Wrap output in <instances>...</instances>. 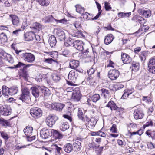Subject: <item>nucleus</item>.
Here are the masks:
<instances>
[{
	"label": "nucleus",
	"mask_w": 155,
	"mask_h": 155,
	"mask_svg": "<svg viewBox=\"0 0 155 155\" xmlns=\"http://www.w3.org/2000/svg\"><path fill=\"white\" fill-rule=\"evenodd\" d=\"M69 54L70 51L68 50H65L62 51L61 53L62 55L66 57H68L69 55Z\"/></svg>",
	"instance_id": "680f3d73"
},
{
	"label": "nucleus",
	"mask_w": 155,
	"mask_h": 155,
	"mask_svg": "<svg viewBox=\"0 0 155 155\" xmlns=\"http://www.w3.org/2000/svg\"><path fill=\"white\" fill-rule=\"evenodd\" d=\"M81 98L80 94L78 93L74 92L73 93L72 99L75 101H78Z\"/></svg>",
	"instance_id": "58836bf2"
},
{
	"label": "nucleus",
	"mask_w": 155,
	"mask_h": 155,
	"mask_svg": "<svg viewBox=\"0 0 155 155\" xmlns=\"http://www.w3.org/2000/svg\"><path fill=\"white\" fill-rule=\"evenodd\" d=\"M89 146L90 147L94 149H97L99 147L98 145L97 144H96L93 141L89 144Z\"/></svg>",
	"instance_id": "5fc2aeb1"
},
{
	"label": "nucleus",
	"mask_w": 155,
	"mask_h": 155,
	"mask_svg": "<svg viewBox=\"0 0 155 155\" xmlns=\"http://www.w3.org/2000/svg\"><path fill=\"white\" fill-rule=\"evenodd\" d=\"M21 75L25 79H26L28 77V74L26 69L23 68L21 72Z\"/></svg>",
	"instance_id": "864d4df0"
},
{
	"label": "nucleus",
	"mask_w": 155,
	"mask_h": 155,
	"mask_svg": "<svg viewBox=\"0 0 155 155\" xmlns=\"http://www.w3.org/2000/svg\"><path fill=\"white\" fill-rule=\"evenodd\" d=\"M84 121L86 122V124L87 128L91 129L95 127L97 121V117H91L90 118L86 115L84 117Z\"/></svg>",
	"instance_id": "7ed1b4c3"
},
{
	"label": "nucleus",
	"mask_w": 155,
	"mask_h": 155,
	"mask_svg": "<svg viewBox=\"0 0 155 155\" xmlns=\"http://www.w3.org/2000/svg\"><path fill=\"white\" fill-rule=\"evenodd\" d=\"M148 70L149 72L152 74H155V65L148 66Z\"/></svg>",
	"instance_id": "4d7b16f0"
},
{
	"label": "nucleus",
	"mask_w": 155,
	"mask_h": 155,
	"mask_svg": "<svg viewBox=\"0 0 155 155\" xmlns=\"http://www.w3.org/2000/svg\"><path fill=\"white\" fill-rule=\"evenodd\" d=\"M147 54L148 52L147 51H145L141 52L139 55L141 60H145Z\"/></svg>",
	"instance_id": "09e8293b"
},
{
	"label": "nucleus",
	"mask_w": 155,
	"mask_h": 155,
	"mask_svg": "<svg viewBox=\"0 0 155 155\" xmlns=\"http://www.w3.org/2000/svg\"><path fill=\"white\" fill-rule=\"evenodd\" d=\"M72 146H73V150L76 152L79 151L81 147V143L78 141H75Z\"/></svg>",
	"instance_id": "6ab92c4d"
},
{
	"label": "nucleus",
	"mask_w": 155,
	"mask_h": 155,
	"mask_svg": "<svg viewBox=\"0 0 155 155\" xmlns=\"http://www.w3.org/2000/svg\"><path fill=\"white\" fill-rule=\"evenodd\" d=\"M1 54L5 58H6L8 61H9V59L12 58L11 56L9 54L6 53L5 52L2 51L1 52Z\"/></svg>",
	"instance_id": "8fccbe9b"
},
{
	"label": "nucleus",
	"mask_w": 155,
	"mask_h": 155,
	"mask_svg": "<svg viewBox=\"0 0 155 155\" xmlns=\"http://www.w3.org/2000/svg\"><path fill=\"white\" fill-rule=\"evenodd\" d=\"M114 38V37L112 34H108L105 37L104 43L106 45H108L111 43Z\"/></svg>",
	"instance_id": "2eb2a0df"
},
{
	"label": "nucleus",
	"mask_w": 155,
	"mask_h": 155,
	"mask_svg": "<svg viewBox=\"0 0 155 155\" xmlns=\"http://www.w3.org/2000/svg\"><path fill=\"white\" fill-rule=\"evenodd\" d=\"M83 16V18L84 19H87V20L91 19L89 17L88 15H90V14L87 12H83L82 14H81Z\"/></svg>",
	"instance_id": "13d9d810"
},
{
	"label": "nucleus",
	"mask_w": 155,
	"mask_h": 155,
	"mask_svg": "<svg viewBox=\"0 0 155 155\" xmlns=\"http://www.w3.org/2000/svg\"><path fill=\"white\" fill-rule=\"evenodd\" d=\"M74 41L73 39H71L70 38H68L67 40H65L64 42V44L65 46L68 47L73 43Z\"/></svg>",
	"instance_id": "a18cd8bd"
},
{
	"label": "nucleus",
	"mask_w": 155,
	"mask_h": 155,
	"mask_svg": "<svg viewBox=\"0 0 155 155\" xmlns=\"http://www.w3.org/2000/svg\"><path fill=\"white\" fill-rule=\"evenodd\" d=\"M148 66H150L152 65H155V59L153 58H151L148 64Z\"/></svg>",
	"instance_id": "052dcab7"
},
{
	"label": "nucleus",
	"mask_w": 155,
	"mask_h": 155,
	"mask_svg": "<svg viewBox=\"0 0 155 155\" xmlns=\"http://www.w3.org/2000/svg\"><path fill=\"white\" fill-rule=\"evenodd\" d=\"M33 130V128L32 127H26L24 129L23 131L27 137L30 136L32 134Z\"/></svg>",
	"instance_id": "b1692460"
},
{
	"label": "nucleus",
	"mask_w": 155,
	"mask_h": 155,
	"mask_svg": "<svg viewBox=\"0 0 155 155\" xmlns=\"http://www.w3.org/2000/svg\"><path fill=\"white\" fill-rule=\"evenodd\" d=\"M21 91L22 94L19 99L26 103L29 104L31 101V100L29 96V89L26 87H25L24 88H22Z\"/></svg>",
	"instance_id": "f03ea898"
},
{
	"label": "nucleus",
	"mask_w": 155,
	"mask_h": 155,
	"mask_svg": "<svg viewBox=\"0 0 155 155\" xmlns=\"http://www.w3.org/2000/svg\"><path fill=\"white\" fill-rule=\"evenodd\" d=\"M119 71L116 70H110L108 72V77L112 80H116L119 76Z\"/></svg>",
	"instance_id": "1a4fd4ad"
},
{
	"label": "nucleus",
	"mask_w": 155,
	"mask_h": 155,
	"mask_svg": "<svg viewBox=\"0 0 155 155\" xmlns=\"http://www.w3.org/2000/svg\"><path fill=\"white\" fill-rule=\"evenodd\" d=\"M131 12L124 13L119 12L118 13V16L119 18H125L126 17H129L131 15Z\"/></svg>",
	"instance_id": "ea45409f"
},
{
	"label": "nucleus",
	"mask_w": 155,
	"mask_h": 155,
	"mask_svg": "<svg viewBox=\"0 0 155 155\" xmlns=\"http://www.w3.org/2000/svg\"><path fill=\"white\" fill-rule=\"evenodd\" d=\"M52 131L48 129H42L40 132V136L43 139L48 138L51 134Z\"/></svg>",
	"instance_id": "9d476101"
},
{
	"label": "nucleus",
	"mask_w": 155,
	"mask_h": 155,
	"mask_svg": "<svg viewBox=\"0 0 155 155\" xmlns=\"http://www.w3.org/2000/svg\"><path fill=\"white\" fill-rule=\"evenodd\" d=\"M68 106L67 107V109L69 112H71L74 110V106L70 102L67 103Z\"/></svg>",
	"instance_id": "6e6d98bb"
},
{
	"label": "nucleus",
	"mask_w": 155,
	"mask_h": 155,
	"mask_svg": "<svg viewBox=\"0 0 155 155\" xmlns=\"http://www.w3.org/2000/svg\"><path fill=\"white\" fill-rule=\"evenodd\" d=\"M83 42L81 41L80 40H76L73 43L74 47L81 51H82L83 50Z\"/></svg>",
	"instance_id": "ddd939ff"
},
{
	"label": "nucleus",
	"mask_w": 155,
	"mask_h": 155,
	"mask_svg": "<svg viewBox=\"0 0 155 155\" xmlns=\"http://www.w3.org/2000/svg\"><path fill=\"white\" fill-rule=\"evenodd\" d=\"M0 134L2 137L5 140L7 141L9 138L10 136L5 132L4 131L0 132Z\"/></svg>",
	"instance_id": "de8ad7c7"
},
{
	"label": "nucleus",
	"mask_w": 155,
	"mask_h": 155,
	"mask_svg": "<svg viewBox=\"0 0 155 155\" xmlns=\"http://www.w3.org/2000/svg\"><path fill=\"white\" fill-rule=\"evenodd\" d=\"M101 90L105 97L107 96V95H108L109 92L108 90L103 88L101 89Z\"/></svg>",
	"instance_id": "e2e57ef3"
},
{
	"label": "nucleus",
	"mask_w": 155,
	"mask_h": 155,
	"mask_svg": "<svg viewBox=\"0 0 155 155\" xmlns=\"http://www.w3.org/2000/svg\"><path fill=\"white\" fill-rule=\"evenodd\" d=\"M13 49L15 53L21 56V58L24 59L25 61L30 63H33L35 61V57L33 54L30 53H25L21 54L22 51L18 50L15 48H14Z\"/></svg>",
	"instance_id": "f257e3e1"
},
{
	"label": "nucleus",
	"mask_w": 155,
	"mask_h": 155,
	"mask_svg": "<svg viewBox=\"0 0 155 155\" xmlns=\"http://www.w3.org/2000/svg\"><path fill=\"white\" fill-rule=\"evenodd\" d=\"M78 116L79 118L82 121H84V117H83V113L81 108H79L78 110Z\"/></svg>",
	"instance_id": "c03bdc74"
},
{
	"label": "nucleus",
	"mask_w": 155,
	"mask_h": 155,
	"mask_svg": "<svg viewBox=\"0 0 155 155\" xmlns=\"http://www.w3.org/2000/svg\"><path fill=\"white\" fill-rule=\"evenodd\" d=\"M78 76V71L75 70H71L69 72L68 78L69 79L74 82L75 81Z\"/></svg>",
	"instance_id": "f8f14e48"
},
{
	"label": "nucleus",
	"mask_w": 155,
	"mask_h": 155,
	"mask_svg": "<svg viewBox=\"0 0 155 155\" xmlns=\"http://www.w3.org/2000/svg\"><path fill=\"white\" fill-rule=\"evenodd\" d=\"M69 65L71 68L75 69L79 65V62L78 61L71 60L70 62Z\"/></svg>",
	"instance_id": "aec40b11"
},
{
	"label": "nucleus",
	"mask_w": 155,
	"mask_h": 155,
	"mask_svg": "<svg viewBox=\"0 0 155 155\" xmlns=\"http://www.w3.org/2000/svg\"><path fill=\"white\" fill-rule=\"evenodd\" d=\"M54 32L60 41H62L65 39V34L62 29H55Z\"/></svg>",
	"instance_id": "0eeeda50"
},
{
	"label": "nucleus",
	"mask_w": 155,
	"mask_h": 155,
	"mask_svg": "<svg viewBox=\"0 0 155 155\" xmlns=\"http://www.w3.org/2000/svg\"><path fill=\"white\" fill-rule=\"evenodd\" d=\"M11 96L16 94L18 92V88L16 87H13L10 88Z\"/></svg>",
	"instance_id": "49530a36"
},
{
	"label": "nucleus",
	"mask_w": 155,
	"mask_h": 155,
	"mask_svg": "<svg viewBox=\"0 0 155 155\" xmlns=\"http://www.w3.org/2000/svg\"><path fill=\"white\" fill-rule=\"evenodd\" d=\"M54 149L55 150L56 152L58 154H60L62 152V148L59 147L56 144L54 145Z\"/></svg>",
	"instance_id": "603ef678"
},
{
	"label": "nucleus",
	"mask_w": 155,
	"mask_h": 155,
	"mask_svg": "<svg viewBox=\"0 0 155 155\" xmlns=\"http://www.w3.org/2000/svg\"><path fill=\"white\" fill-rule=\"evenodd\" d=\"M97 8L98 9L99 12L97 14L94 18H91L92 20H96L100 16L101 13V11H100L101 9V6L97 2H96Z\"/></svg>",
	"instance_id": "4c0bfd02"
},
{
	"label": "nucleus",
	"mask_w": 155,
	"mask_h": 155,
	"mask_svg": "<svg viewBox=\"0 0 155 155\" xmlns=\"http://www.w3.org/2000/svg\"><path fill=\"white\" fill-rule=\"evenodd\" d=\"M30 28L32 29L39 31L42 30V25L39 23L35 22L33 24Z\"/></svg>",
	"instance_id": "5701e85b"
},
{
	"label": "nucleus",
	"mask_w": 155,
	"mask_h": 155,
	"mask_svg": "<svg viewBox=\"0 0 155 155\" xmlns=\"http://www.w3.org/2000/svg\"><path fill=\"white\" fill-rule=\"evenodd\" d=\"M0 41L2 43L7 42L8 41V38L5 33H2L0 34Z\"/></svg>",
	"instance_id": "f704fd0d"
},
{
	"label": "nucleus",
	"mask_w": 155,
	"mask_h": 155,
	"mask_svg": "<svg viewBox=\"0 0 155 155\" xmlns=\"http://www.w3.org/2000/svg\"><path fill=\"white\" fill-rule=\"evenodd\" d=\"M104 7L106 11H109L111 9V7L110 6V3L107 2H104Z\"/></svg>",
	"instance_id": "bf43d9fd"
},
{
	"label": "nucleus",
	"mask_w": 155,
	"mask_h": 155,
	"mask_svg": "<svg viewBox=\"0 0 155 155\" xmlns=\"http://www.w3.org/2000/svg\"><path fill=\"white\" fill-rule=\"evenodd\" d=\"M9 17L12 19V24L15 26H18L19 23L18 18L17 16L13 15H11Z\"/></svg>",
	"instance_id": "dca6fc26"
},
{
	"label": "nucleus",
	"mask_w": 155,
	"mask_h": 155,
	"mask_svg": "<svg viewBox=\"0 0 155 155\" xmlns=\"http://www.w3.org/2000/svg\"><path fill=\"white\" fill-rule=\"evenodd\" d=\"M51 132L53 133V136L56 139H61L63 137V135L55 130H53Z\"/></svg>",
	"instance_id": "bb28decb"
},
{
	"label": "nucleus",
	"mask_w": 155,
	"mask_h": 155,
	"mask_svg": "<svg viewBox=\"0 0 155 155\" xmlns=\"http://www.w3.org/2000/svg\"><path fill=\"white\" fill-rule=\"evenodd\" d=\"M117 143L119 146H121L122 147H123L124 146H125V143L123 142L120 140L118 139L117 140Z\"/></svg>",
	"instance_id": "774afa93"
},
{
	"label": "nucleus",
	"mask_w": 155,
	"mask_h": 155,
	"mask_svg": "<svg viewBox=\"0 0 155 155\" xmlns=\"http://www.w3.org/2000/svg\"><path fill=\"white\" fill-rule=\"evenodd\" d=\"M35 35L32 32H29L26 33L24 35V38L25 41H28L33 39Z\"/></svg>",
	"instance_id": "f3484780"
},
{
	"label": "nucleus",
	"mask_w": 155,
	"mask_h": 155,
	"mask_svg": "<svg viewBox=\"0 0 155 155\" xmlns=\"http://www.w3.org/2000/svg\"><path fill=\"white\" fill-rule=\"evenodd\" d=\"M49 108H51L55 110L61 111L62 110L65 105L60 103H54L52 104H48L46 105Z\"/></svg>",
	"instance_id": "6e6552de"
},
{
	"label": "nucleus",
	"mask_w": 155,
	"mask_h": 155,
	"mask_svg": "<svg viewBox=\"0 0 155 155\" xmlns=\"http://www.w3.org/2000/svg\"><path fill=\"white\" fill-rule=\"evenodd\" d=\"M69 125L67 122H63L61 123L60 126V129L62 131H65L69 128Z\"/></svg>",
	"instance_id": "72a5a7b5"
},
{
	"label": "nucleus",
	"mask_w": 155,
	"mask_h": 155,
	"mask_svg": "<svg viewBox=\"0 0 155 155\" xmlns=\"http://www.w3.org/2000/svg\"><path fill=\"white\" fill-rule=\"evenodd\" d=\"M140 14H142L145 17H149L151 15V12L149 9H141L139 12Z\"/></svg>",
	"instance_id": "412c9836"
},
{
	"label": "nucleus",
	"mask_w": 155,
	"mask_h": 155,
	"mask_svg": "<svg viewBox=\"0 0 155 155\" xmlns=\"http://www.w3.org/2000/svg\"><path fill=\"white\" fill-rule=\"evenodd\" d=\"M40 5L43 6H46L50 3L49 0H36Z\"/></svg>",
	"instance_id": "c9c22d12"
},
{
	"label": "nucleus",
	"mask_w": 155,
	"mask_h": 155,
	"mask_svg": "<svg viewBox=\"0 0 155 155\" xmlns=\"http://www.w3.org/2000/svg\"><path fill=\"white\" fill-rule=\"evenodd\" d=\"M52 78L54 82H57L61 79L62 77L59 74L54 73L52 75Z\"/></svg>",
	"instance_id": "7c9ffc66"
},
{
	"label": "nucleus",
	"mask_w": 155,
	"mask_h": 155,
	"mask_svg": "<svg viewBox=\"0 0 155 155\" xmlns=\"http://www.w3.org/2000/svg\"><path fill=\"white\" fill-rule=\"evenodd\" d=\"M11 124L9 122V120H6L3 118H0V125L2 126L11 127Z\"/></svg>",
	"instance_id": "393cba45"
},
{
	"label": "nucleus",
	"mask_w": 155,
	"mask_h": 155,
	"mask_svg": "<svg viewBox=\"0 0 155 155\" xmlns=\"http://www.w3.org/2000/svg\"><path fill=\"white\" fill-rule=\"evenodd\" d=\"M32 65V64H31L26 65L21 62H19L17 64L15 65V67L18 68H21L26 69L27 67H29Z\"/></svg>",
	"instance_id": "a19ab883"
},
{
	"label": "nucleus",
	"mask_w": 155,
	"mask_h": 155,
	"mask_svg": "<svg viewBox=\"0 0 155 155\" xmlns=\"http://www.w3.org/2000/svg\"><path fill=\"white\" fill-rule=\"evenodd\" d=\"M32 95L35 97H38L39 96L38 89L36 87H33L31 88Z\"/></svg>",
	"instance_id": "473e14b6"
},
{
	"label": "nucleus",
	"mask_w": 155,
	"mask_h": 155,
	"mask_svg": "<svg viewBox=\"0 0 155 155\" xmlns=\"http://www.w3.org/2000/svg\"><path fill=\"white\" fill-rule=\"evenodd\" d=\"M42 94L45 96H48L50 94V90L45 87L42 86L40 87Z\"/></svg>",
	"instance_id": "c85d7f7f"
},
{
	"label": "nucleus",
	"mask_w": 155,
	"mask_h": 155,
	"mask_svg": "<svg viewBox=\"0 0 155 155\" xmlns=\"http://www.w3.org/2000/svg\"><path fill=\"white\" fill-rule=\"evenodd\" d=\"M58 119L57 116L55 114L50 115L48 116L46 119L47 124L49 127H52L55 123L56 121Z\"/></svg>",
	"instance_id": "20e7f679"
},
{
	"label": "nucleus",
	"mask_w": 155,
	"mask_h": 155,
	"mask_svg": "<svg viewBox=\"0 0 155 155\" xmlns=\"http://www.w3.org/2000/svg\"><path fill=\"white\" fill-rule=\"evenodd\" d=\"M11 109L10 107L7 105H4L0 107V114L4 116H7L11 113Z\"/></svg>",
	"instance_id": "423d86ee"
},
{
	"label": "nucleus",
	"mask_w": 155,
	"mask_h": 155,
	"mask_svg": "<svg viewBox=\"0 0 155 155\" xmlns=\"http://www.w3.org/2000/svg\"><path fill=\"white\" fill-rule=\"evenodd\" d=\"M55 20V19L51 15L44 17L42 19V21L44 23L52 22Z\"/></svg>",
	"instance_id": "a878e982"
},
{
	"label": "nucleus",
	"mask_w": 155,
	"mask_h": 155,
	"mask_svg": "<svg viewBox=\"0 0 155 155\" xmlns=\"http://www.w3.org/2000/svg\"><path fill=\"white\" fill-rule=\"evenodd\" d=\"M72 27L74 29H75L78 30H79L81 28V24L80 22L76 21L75 23L71 25Z\"/></svg>",
	"instance_id": "79ce46f5"
},
{
	"label": "nucleus",
	"mask_w": 155,
	"mask_h": 155,
	"mask_svg": "<svg viewBox=\"0 0 155 155\" xmlns=\"http://www.w3.org/2000/svg\"><path fill=\"white\" fill-rule=\"evenodd\" d=\"M27 145H24L21 146L19 145H16L15 146V150H19L22 148H25L26 147Z\"/></svg>",
	"instance_id": "338daca9"
},
{
	"label": "nucleus",
	"mask_w": 155,
	"mask_h": 155,
	"mask_svg": "<svg viewBox=\"0 0 155 155\" xmlns=\"http://www.w3.org/2000/svg\"><path fill=\"white\" fill-rule=\"evenodd\" d=\"M54 61V60L51 58H45L44 61V62L50 64H52Z\"/></svg>",
	"instance_id": "69168bd1"
},
{
	"label": "nucleus",
	"mask_w": 155,
	"mask_h": 155,
	"mask_svg": "<svg viewBox=\"0 0 155 155\" xmlns=\"http://www.w3.org/2000/svg\"><path fill=\"white\" fill-rule=\"evenodd\" d=\"M116 127V125L115 124H113L110 129L111 131L113 133H116L117 132V129Z\"/></svg>",
	"instance_id": "0e129e2a"
},
{
	"label": "nucleus",
	"mask_w": 155,
	"mask_h": 155,
	"mask_svg": "<svg viewBox=\"0 0 155 155\" xmlns=\"http://www.w3.org/2000/svg\"><path fill=\"white\" fill-rule=\"evenodd\" d=\"M106 106L107 107H109L111 110H115L117 108H118L114 103L113 101H110L106 105Z\"/></svg>",
	"instance_id": "cd10ccee"
},
{
	"label": "nucleus",
	"mask_w": 155,
	"mask_h": 155,
	"mask_svg": "<svg viewBox=\"0 0 155 155\" xmlns=\"http://www.w3.org/2000/svg\"><path fill=\"white\" fill-rule=\"evenodd\" d=\"M121 59L124 64L129 63L131 61V59L129 56L124 53H122Z\"/></svg>",
	"instance_id": "4468645a"
},
{
	"label": "nucleus",
	"mask_w": 155,
	"mask_h": 155,
	"mask_svg": "<svg viewBox=\"0 0 155 155\" xmlns=\"http://www.w3.org/2000/svg\"><path fill=\"white\" fill-rule=\"evenodd\" d=\"M2 94L5 97L11 96L10 88L6 86H3L2 87Z\"/></svg>",
	"instance_id": "a211bd4d"
},
{
	"label": "nucleus",
	"mask_w": 155,
	"mask_h": 155,
	"mask_svg": "<svg viewBox=\"0 0 155 155\" xmlns=\"http://www.w3.org/2000/svg\"><path fill=\"white\" fill-rule=\"evenodd\" d=\"M42 113L41 110L38 107L31 108L30 110V114L33 117L35 118L40 117L42 116Z\"/></svg>",
	"instance_id": "39448f33"
},
{
	"label": "nucleus",
	"mask_w": 155,
	"mask_h": 155,
	"mask_svg": "<svg viewBox=\"0 0 155 155\" xmlns=\"http://www.w3.org/2000/svg\"><path fill=\"white\" fill-rule=\"evenodd\" d=\"M63 148L65 152L69 153L73 150V146L71 144L68 143L64 146Z\"/></svg>",
	"instance_id": "2f4dec72"
},
{
	"label": "nucleus",
	"mask_w": 155,
	"mask_h": 155,
	"mask_svg": "<svg viewBox=\"0 0 155 155\" xmlns=\"http://www.w3.org/2000/svg\"><path fill=\"white\" fill-rule=\"evenodd\" d=\"M48 41L50 45L52 47H54L57 43L56 38L53 35H51L49 38Z\"/></svg>",
	"instance_id": "4be33fe9"
},
{
	"label": "nucleus",
	"mask_w": 155,
	"mask_h": 155,
	"mask_svg": "<svg viewBox=\"0 0 155 155\" xmlns=\"http://www.w3.org/2000/svg\"><path fill=\"white\" fill-rule=\"evenodd\" d=\"M137 22H139L141 25H143L145 23V20L141 16L137 15L135 17Z\"/></svg>",
	"instance_id": "e433bc0d"
},
{
	"label": "nucleus",
	"mask_w": 155,
	"mask_h": 155,
	"mask_svg": "<svg viewBox=\"0 0 155 155\" xmlns=\"http://www.w3.org/2000/svg\"><path fill=\"white\" fill-rule=\"evenodd\" d=\"M139 63L137 62H133L130 68L132 69V71L135 72L138 71L139 69Z\"/></svg>",
	"instance_id": "c756f323"
},
{
	"label": "nucleus",
	"mask_w": 155,
	"mask_h": 155,
	"mask_svg": "<svg viewBox=\"0 0 155 155\" xmlns=\"http://www.w3.org/2000/svg\"><path fill=\"white\" fill-rule=\"evenodd\" d=\"M100 98V96L98 94L94 95L91 97L92 101L94 102H96Z\"/></svg>",
	"instance_id": "3c124183"
},
{
	"label": "nucleus",
	"mask_w": 155,
	"mask_h": 155,
	"mask_svg": "<svg viewBox=\"0 0 155 155\" xmlns=\"http://www.w3.org/2000/svg\"><path fill=\"white\" fill-rule=\"evenodd\" d=\"M134 116L136 119H142L144 116L142 109L138 108L135 109L134 113Z\"/></svg>",
	"instance_id": "9b49d317"
},
{
	"label": "nucleus",
	"mask_w": 155,
	"mask_h": 155,
	"mask_svg": "<svg viewBox=\"0 0 155 155\" xmlns=\"http://www.w3.org/2000/svg\"><path fill=\"white\" fill-rule=\"evenodd\" d=\"M76 11L80 14H82L84 12V9L83 7L79 5H77L75 6Z\"/></svg>",
	"instance_id": "37998d69"
}]
</instances>
